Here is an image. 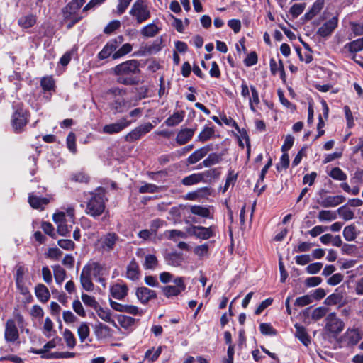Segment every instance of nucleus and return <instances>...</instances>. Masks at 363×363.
Returning <instances> with one entry per match:
<instances>
[{
    "label": "nucleus",
    "instance_id": "obj_53",
    "mask_svg": "<svg viewBox=\"0 0 363 363\" xmlns=\"http://www.w3.org/2000/svg\"><path fill=\"white\" fill-rule=\"evenodd\" d=\"M328 311L325 307H318L313 311L311 318L314 320H318L326 315Z\"/></svg>",
    "mask_w": 363,
    "mask_h": 363
},
{
    "label": "nucleus",
    "instance_id": "obj_40",
    "mask_svg": "<svg viewBox=\"0 0 363 363\" xmlns=\"http://www.w3.org/2000/svg\"><path fill=\"white\" fill-rule=\"evenodd\" d=\"M318 218L320 222H330L337 218L336 213L329 210H322L318 213Z\"/></svg>",
    "mask_w": 363,
    "mask_h": 363
},
{
    "label": "nucleus",
    "instance_id": "obj_56",
    "mask_svg": "<svg viewBox=\"0 0 363 363\" xmlns=\"http://www.w3.org/2000/svg\"><path fill=\"white\" fill-rule=\"evenodd\" d=\"M161 347L156 350H148L145 353V358L149 362H155L161 354Z\"/></svg>",
    "mask_w": 363,
    "mask_h": 363
},
{
    "label": "nucleus",
    "instance_id": "obj_31",
    "mask_svg": "<svg viewBox=\"0 0 363 363\" xmlns=\"http://www.w3.org/2000/svg\"><path fill=\"white\" fill-rule=\"evenodd\" d=\"M36 23V16L33 14L26 15L18 19V25L23 28H29Z\"/></svg>",
    "mask_w": 363,
    "mask_h": 363
},
{
    "label": "nucleus",
    "instance_id": "obj_29",
    "mask_svg": "<svg viewBox=\"0 0 363 363\" xmlns=\"http://www.w3.org/2000/svg\"><path fill=\"white\" fill-rule=\"evenodd\" d=\"M184 118V111H177L170 116L164 121V124L169 127H174L179 125Z\"/></svg>",
    "mask_w": 363,
    "mask_h": 363
},
{
    "label": "nucleus",
    "instance_id": "obj_52",
    "mask_svg": "<svg viewBox=\"0 0 363 363\" xmlns=\"http://www.w3.org/2000/svg\"><path fill=\"white\" fill-rule=\"evenodd\" d=\"M99 317L103 320L110 323L111 320V314L108 309H104L99 306L97 309H95Z\"/></svg>",
    "mask_w": 363,
    "mask_h": 363
},
{
    "label": "nucleus",
    "instance_id": "obj_21",
    "mask_svg": "<svg viewBox=\"0 0 363 363\" xmlns=\"http://www.w3.org/2000/svg\"><path fill=\"white\" fill-rule=\"evenodd\" d=\"M35 294L39 301L46 303L50 297L48 289L43 284H38L35 287Z\"/></svg>",
    "mask_w": 363,
    "mask_h": 363
},
{
    "label": "nucleus",
    "instance_id": "obj_20",
    "mask_svg": "<svg viewBox=\"0 0 363 363\" xmlns=\"http://www.w3.org/2000/svg\"><path fill=\"white\" fill-rule=\"evenodd\" d=\"M27 272L28 269L23 266H18L16 268V284L22 294L28 292V289L24 287V276Z\"/></svg>",
    "mask_w": 363,
    "mask_h": 363
},
{
    "label": "nucleus",
    "instance_id": "obj_39",
    "mask_svg": "<svg viewBox=\"0 0 363 363\" xmlns=\"http://www.w3.org/2000/svg\"><path fill=\"white\" fill-rule=\"evenodd\" d=\"M343 236L347 241H353L357 236V228L354 225L346 226L343 230Z\"/></svg>",
    "mask_w": 363,
    "mask_h": 363
},
{
    "label": "nucleus",
    "instance_id": "obj_35",
    "mask_svg": "<svg viewBox=\"0 0 363 363\" xmlns=\"http://www.w3.org/2000/svg\"><path fill=\"white\" fill-rule=\"evenodd\" d=\"M203 180V174L201 173L192 174L184 177L182 180V183L185 186H191Z\"/></svg>",
    "mask_w": 363,
    "mask_h": 363
},
{
    "label": "nucleus",
    "instance_id": "obj_12",
    "mask_svg": "<svg viewBox=\"0 0 363 363\" xmlns=\"http://www.w3.org/2000/svg\"><path fill=\"white\" fill-rule=\"evenodd\" d=\"M187 233L198 238L206 240L213 236L212 227L206 228L200 225H191L186 229Z\"/></svg>",
    "mask_w": 363,
    "mask_h": 363
},
{
    "label": "nucleus",
    "instance_id": "obj_57",
    "mask_svg": "<svg viewBox=\"0 0 363 363\" xmlns=\"http://www.w3.org/2000/svg\"><path fill=\"white\" fill-rule=\"evenodd\" d=\"M67 145L68 149L72 152L76 153V137L74 133L71 132L67 137Z\"/></svg>",
    "mask_w": 363,
    "mask_h": 363
},
{
    "label": "nucleus",
    "instance_id": "obj_43",
    "mask_svg": "<svg viewBox=\"0 0 363 363\" xmlns=\"http://www.w3.org/2000/svg\"><path fill=\"white\" fill-rule=\"evenodd\" d=\"M132 48H133V47H132L131 44L125 43L120 49H118L117 51H116L112 55V58L113 60L120 58V57L125 55L126 54L130 52L132 50Z\"/></svg>",
    "mask_w": 363,
    "mask_h": 363
},
{
    "label": "nucleus",
    "instance_id": "obj_28",
    "mask_svg": "<svg viewBox=\"0 0 363 363\" xmlns=\"http://www.w3.org/2000/svg\"><path fill=\"white\" fill-rule=\"evenodd\" d=\"M221 160V154L211 153L208 155V157L202 162V163L199 164V168H201L202 165L205 167H209L211 166L218 164Z\"/></svg>",
    "mask_w": 363,
    "mask_h": 363
},
{
    "label": "nucleus",
    "instance_id": "obj_17",
    "mask_svg": "<svg viewBox=\"0 0 363 363\" xmlns=\"http://www.w3.org/2000/svg\"><path fill=\"white\" fill-rule=\"evenodd\" d=\"M345 200V197L342 195L328 196L323 198L318 201L321 206L324 208L335 207L342 203Z\"/></svg>",
    "mask_w": 363,
    "mask_h": 363
},
{
    "label": "nucleus",
    "instance_id": "obj_60",
    "mask_svg": "<svg viewBox=\"0 0 363 363\" xmlns=\"http://www.w3.org/2000/svg\"><path fill=\"white\" fill-rule=\"evenodd\" d=\"M260 332L265 335H276V330L269 323H261L259 325Z\"/></svg>",
    "mask_w": 363,
    "mask_h": 363
},
{
    "label": "nucleus",
    "instance_id": "obj_23",
    "mask_svg": "<svg viewBox=\"0 0 363 363\" xmlns=\"http://www.w3.org/2000/svg\"><path fill=\"white\" fill-rule=\"evenodd\" d=\"M117 49V42L115 40H110L108 43L104 47L102 50L99 53L98 56L100 60H104L109 56L111 54H113L114 51Z\"/></svg>",
    "mask_w": 363,
    "mask_h": 363
},
{
    "label": "nucleus",
    "instance_id": "obj_59",
    "mask_svg": "<svg viewBox=\"0 0 363 363\" xmlns=\"http://www.w3.org/2000/svg\"><path fill=\"white\" fill-rule=\"evenodd\" d=\"M306 7L305 4H294L290 9V13L294 17H297L303 11Z\"/></svg>",
    "mask_w": 363,
    "mask_h": 363
},
{
    "label": "nucleus",
    "instance_id": "obj_11",
    "mask_svg": "<svg viewBox=\"0 0 363 363\" xmlns=\"http://www.w3.org/2000/svg\"><path fill=\"white\" fill-rule=\"evenodd\" d=\"M28 123V113L23 109H17L12 117V126L16 132H20Z\"/></svg>",
    "mask_w": 363,
    "mask_h": 363
},
{
    "label": "nucleus",
    "instance_id": "obj_4",
    "mask_svg": "<svg viewBox=\"0 0 363 363\" xmlns=\"http://www.w3.org/2000/svg\"><path fill=\"white\" fill-rule=\"evenodd\" d=\"M84 2V0H72L63 9V18L65 21H68L67 28H71L82 18V16L78 14V11Z\"/></svg>",
    "mask_w": 363,
    "mask_h": 363
},
{
    "label": "nucleus",
    "instance_id": "obj_30",
    "mask_svg": "<svg viewBox=\"0 0 363 363\" xmlns=\"http://www.w3.org/2000/svg\"><path fill=\"white\" fill-rule=\"evenodd\" d=\"M344 50L351 53L357 52L363 50V37L351 43H347L344 46Z\"/></svg>",
    "mask_w": 363,
    "mask_h": 363
},
{
    "label": "nucleus",
    "instance_id": "obj_54",
    "mask_svg": "<svg viewBox=\"0 0 363 363\" xmlns=\"http://www.w3.org/2000/svg\"><path fill=\"white\" fill-rule=\"evenodd\" d=\"M77 333L81 342H84L89 335V328L88 325L85 323H82L78 328Z\"/></svg>",
    "mask_w": 363,
    "mask_h": 363
},
{
    "label": "nucleus",
    "instance_id": "obj_58",
    "mask_svg": "<svg viewBox=\"0 0 363 363\" xmlns=\"http://www.w3.org/2000/svg\"><path fill=\"white\" fill-rule=\"evenodd\" d=\"M289 165V157L286 152H284L279 162L277 164V169L280 172L283 169H287Z\"/></svg>",
    "mask_w": 363,
    "mask_h": 363
},
{
    "label": "nucleus",
    "instance_id": "obj_10",
    "mask_svg": "<svg viewBox=\"0 0 363 363\" xmlns=\"http://www.w3.org/2000/svg\"><path fill=\"white\" fill-rule=\"evenodd\" d=\"M133 122V121L127 120L126 118H123L116 123L105 125L103 127L102 132L109 135L116 134L130 126Z\"/></svg>",
    "mask_w": 363,
    "mask_h": 363
},
{
    "label": "nucleus",
    "instance_id": "obj_55",
    "mask_svg": "<svg viewBox=\"0 0 363 363\" xmlns=\"http://www.w3.org/2000/svg\"><path fill=\"white\" fill-rule=\"evenodd\" d=\"M160 191V187L152 184H145L139 188V192L145 193H157Z\"/></svg>",
    "mask_w": 363,
    "mask_h": 363
},
{
    "label": "nucleus",
    "instance_id": "obj_50",
    "mask_svg": "<svg viewBox=\"0 0 363 363\" xmlns=\"http://www.w3.org/2000/svg\"><path fill=\"white\" fill-rule=\"evenodd\" d=\"M250 90L252 93V99H250V107L253 112H255L256 109L254 106V104L256 105L259 104V94L254 86H250Z\"/></svg>",
    "mask_w": 363,
    "mask_h": 363
},
{
    "label": "nucleus",
    "instance_id": "obj_3",
    "mask_svg": "<svg viewBox=\"0 0 363 363\" xmlns=\"http://www.w3.org/2000/svg\"><path fill=\"white\" fill-rule=\"evenodd\" d=\"M121 241L115 232H108L102 235L96 242L95 247L101 253H110L113 251L118 243Z\"/></svg>",
    "mask_w": 363,
    "mask_h": 363
},
{
    "label": "nucleus",
    "instance_id": "obj_64",
    "mask_svg": "<svg viewBox=\"0 0 363 363\" xmlns=\"http://www.w3.org/2000/svg\"><path fill=\"white\" fill-rule=\"evenodd\" d=\"M40 84L44 90L50 91L54 87V80L52 77H43Z\"/></svg>",
    "mask_w": 363,
    "mask_h": 363
},
{
    "label": "nucleus",
    "instance_id": "obj_38",
    "mask_svg": "<svg viewBox=\"0 0 363 363\" xmlns=\"http://www.w3.org/2000/svg\"><path fill=\"white\" fill-rule=\"evenodd\" d=\"M270 69L271 72L275 75L277 73L279 72L281 77H284L285 75L284 68L283 65V62L281 60H279V64L277 63L276 60L273 58L270 60Z\"/></svg>",
    "mask_w": 363,
    "mask_h": 363
},
{
    "label": "nucleus",
    "instance_id": "obj_6",
    "mask_svg": "<svg viewBox=\"0 0 363 363\" xmlns=\"http://www.w3.org/2000/svg\"><path fill=\"white\" fill-rule=\"evenodd\" d=\"M363 338V330L358 328H348L341 337L342 342L348 347L356 345Z\"/></svg>",
    "mask_w": 363,
    "mask_h": 363
},
{
    "label": "nucleus",
    "instance_id": "obj_18",
    "mask_svg": "<svg viewBox=\"0 0 363 363\" xmlns=\"http://www.w3.org/2000/svg\"><path fill=\"white\" fill-rule=\"evenodd\" d=\"M128 291L127 285L121 283L115 284L110 289L112 297L118 300L124 298L128 294Z\"/></svg>",
    "mask_w": 363,
    "mask_h": 363
},
{
    "label": "nucleus",
    "instance_id": "obj_5",
    "mask_svg": "<svg viewBox=\"0 0 363 363\" xmlns=\"http://www.w3.org/2000/svg\"><path fill=\"white\" fill-rule=\"evenodd\" d=\"M129 13L136 20L138 23H142L150 18V11L148 6L142 0H136L133 3Z\"/></svg>",
    "mask_w": 363,
    "mask_h": 363
},
{
    "label": "nucleus",
    "instance_id": "obj_25",
    "mask_svg": "<svg viewBox=\"0 0 363 363\" xmlns=\"http://www.w3.org/2000/svg\"><path fill=\"white\" fill-rule=\"evenodd\" d=\"M139 267L133 259L127 267L126 277L131 280H137L139 278Z\"/></svg>",
    "mask_w": 363,
    "mask_h": 363
},
{
    "label": "nucleus",
    "instance_id": "obj_32",
    "mask_svg": "<svg viewBox=\"0 0 363 363\" xmlns=\"http://www.w3.org/2000/svg\"><path fill=\"white\" fill-rule=\"evenodd\" d=\"M295 328L296 337L298 338L305 346H308L311 342V340L306 331V329L303 326L298 325L297 324L295 325Z\"/></svg>",
    "mask_w": 363,
    "mask_h": 363
},
{
    "label": "nucleus",
    "instance_id": "obj_45",
    "mask_svg": "<svg viewBox=\"0 0 363 363\" xmlns=\"http://www.w3.org/2000/svg\"><path fill=\"white\" fill-rule=\"evenodd\" d=\"M329 175L333 179L338 181H345L347 178V174L339 167L333 168Z\"/></svg>",
    "mask_w": 363,
    "mask_h": 363
},
{
    "label": "nucleus",
    "instance_id": "obj_16",
    "mask_svg": "<svg viewBox=\"0 0 363 363\" xmlns=\"http://www.w3.org/2000/svg\"><path fill=\"white\" fill-rule=\"evenodd\" d=\"M211 150L210 145L204 146L195 150L189 157L187 158L188 164H194L197 162L203 159L207 154Z\"/></svg>",
    "mask_w": 363,
    "mask_h": 363
},
{
    "label": "nucleus",
    "instance_id": "obj_44",
    "mask_svg": "<svg viewBox=\"0 0 363 363\" xmlns=\"http://www.w3.org/2000/svg\"><path fill=\"white\" fill-rule=\"evenodd\" d=\"M53 272L55 281L58 284H61L65 280L66 276L65 270L60 266H55L53 267Z\"/></svg>",
    "mask_w": 363,
    "mask_h": 363
},
{
    "label": "nucleus",
    "instance_id": "obj_19",
    "mask_svg": "<svg viewBox=\"0 0 363 363\" xmlns=\"http://www.w3.org/2000/svg\"><path fill=\"white\" fill-rule=\"evenodd\" d=\"M195 130L191 128L181 129L176 137V142L182 145L187 143L194 136Z\"/></svg>",
    "mask_w": 363,
    "mask_h": 363
},
{
    "label": "nucleus",
    "instance_id": "obj_13",
    "mask_svg": "<svg viewBox=\"0 0 363 363\" xmlns=\"http://www.w3.org/2000/svg\"><path fill=\"white\" fill-rule=\"evenodd\" d=\"M337 24L338 18L337 16H334L331 19L326 21L321 27H320L317 33L323 38L328 37L337 28Z\"/></svg>",
    "mask_w": 363,
    "mask_h": 363
},
{
    "label": "nucleus",
    "instance_id": "obj_47",
    "mask_svg": "<svg viewBox=\"0 0 363 363\" xmlns=\"http://www.w3.org/2000/svg\"><path fill=\"white\" fill-rule=\"evenodd\" d=\"M165 236L169 239L175 241L176 238H186V233L179 230H170L165 232Z\"/></svg>",
    "mask_w": 363,
    "mask_h": 363
},
{
    "label": "nucleus",
    "instance_id": "obj_22",
    "mask_svg": "<svg viewBox=\"0 0 363 363\" xmlns=\"http://www.w3.org/2000/svg\"><path fill=\"white\" fill-rule=\"evenodd\" d=\"M83 269L95 279L102 275L103 267L98 262H91L83 267Z\"/></svg>",
    "mask_w": 363,
    "mask_h": 363
},
{
    "label": "nucleus",
    "instance_id": "obj_61",
    "mask_svg": "<svg viewBox=\"0 0 363 363\" xmlns=\"http://www.w3.org/2000/svg\"><path fill=\"white\" fill-rule=\"evenodd\" d=\"M313 244L308 242H302L299 243L296 247H294V251L295 252H308L313 247Z\"/></svg>",
    "mask_w": 363,
    "mask_h": 363
},
{
    "label": "nucleus",
    "instance_id": "obj_8",
    "mask_svg": "<svg viewBox=\"0 0 363 363\" xmlns=\"http://www.w3.org/2000/svg\"><path fill=\"white\" fill-rule=\"evenodd\" d=\"M154 128L151 123L142 124L133 129L125 136V140L128 143L135 142L141 138L146 133L150 132Z\"/></svg>",
    "mask_w": 363,
    "mask_h": 363
},
{
    "label": "nucleus",
    "instance_id": "obj_1",
    "mask_svg": "<svg viewBox=\"0 0 363 363\" xmlns=\"http://www.w3.org/2000/svg\"><path fill=\"white\" fill-rule=\"evenodd\" d=\"M139 62L136 60L123 62L111 69V74L116 77V82L124 85L137 84L138 80L134 75L138 73Z\"/></svg>",
    "mask_w": 363,
    "mask_h": 363
},
{
    "label": "nucleus",
    "instance_id": "obj_37",
    "mask_svg": "<svg viewBox=\"0 0 363 363\" xmlns=\"http://www.w3.org/2000/svg\"><path fill=\"white\" fill-rule=\"evenodd\" d=\"M28 202L33 208H40L48 204L49 200L46 198H40L34 195H30Z\"/></svg>",
    "mask_w": 363,
    "mask_h": 363
},
{
    "label": "nucleus",
    "instance_id": "obj_62",
    "mask_svg": "<svg viewBox=\"0 0 363 363\" xmlns=\"http://www.w3.org/2000/svg\"><path fill=\"white\" fill-rule=\"evenodd\" d=\"M328 230V226H323V225H316L313 227L311 230H310L308 233L313 238L317 237L318 235H320L323 232Z\"/></svg>",
    "mask_w": 363,
    "mask_h": 363
},
{
    "label": "nucleus",
    "instance_id": "obj_27",
    "mask_svg": "<svg viewBox=\"0 0 363 363\" xmlns=\"http://www.w3.org/2000/svg\"><path fill=\"white\" fill-rule=\"evenodd\" d=\"M324 4V0H316L308 12L305 14L306 19L311 20L323 8Z\"/></svg>",
    "mask_w": 363,
    "mask_h": 363
},
{
    "label": "nucleus",
    "instance_id": "obj_63",
    "mask_svg": "<svg viewBox=\"0 0 363 363\" xmlns=\"http://www.w3.org/2000/svg\"><path fill=\"white\" fill-rule=\"evenodd\" d=\"M312 302V298L308 295H305L301 297H298L296 299L295 306L299 307H303L310 304Z\"/></svg>",
    "mask_w": 363,
    "mask_h": 363
},
{
    "label": "nucleus",
    "instance_id": "obj_48",
    "mask_svg": "<svg viewBox=\"0 0 363 363\" xmlns=\"http://www.w3.org/2000/svg\"><path fill=\"white\" fill-rule=\"evenodd\" d=\"M337 213L345 220H350L354 218V212L345 206L339 208L337 209Z\"/></svg>",
    "mask_w": 363,
    "mask_h": 363
},
{
    "label": "nucleus",
    "instance_id": "obj_36",
    "mask_svg": "<svg viewBox=\"0 0 363 363\" xmlns=\"http://www.w3.org/2000/svg\"><path fill=\"white\" fill-rule=\"evenodd\" d=\"M325 303L327 305L343 304L345 303V300L342 294L333 293L326 298Z\"/></svg>",
    "mask_w": 363,
    "mask_h": 363
},
{
    "label": "nucleus",
    "instance_id": "obj_26",
    "mask_svg": "<svg viewBox=\"0 0 363 363\" xmlns=\"http://www.w3.org/2000/svg\"><path fill=\"white\" fill-rule=\"evenodd\" d=\"M91 276H90L86 270H82L80 274V284L82 288L88 291H91L94 289V284L91 281Z\"/></svg>",
    "mask_w": 363,
    "mask_h": 363
},
{
    "label": "nucleus",
    "instance_id": "obj_51",
    "mask_svg": "<svg viewBox=\"0 0 363 363\" xmlns=\"http://www.w3.org/2000/svg\"><path fill=\"white\" fill-rule=\"evenodd\" d=\"M82 300L86 306L94 309H97L99 306L95 298L88 294H83L82 295Z\"/></svg>",
    "mask_w": 363,
    "mask_h": 363
},
{
    "label": "nucleus",
    "instance_id": "obj_34",
    "mask_svg": "<svg viewBox=\"0 0 363 363\" xmlns=\"http://www.w3.org/2000/svg\"><path fill=\"white\" fill-rule=\"evenodd\" d=\"M160 31V28L155 23H149L141 29V34L147 38L155 36Z\"/></svg>",
    "mask_w": 363,
    "mask_h": 363
},
{
    "label": "nucleus",
    "instance_id": "obj_33",
    "mask_svg": "<svg viewBox=\"0 0 363 363\" xmlns=\"http://www.w3.org/2000/svg\"><path fill=\"white\" fill-rule=\"evenodd\" d=\"M190 212L202 218H210L211 212L208 207L194 205L190 207Z\"/></svg>",
    "mask_w": 363,
    "mask_h": 363
},
{
    "label": "nucleus",
    "instance_id": "obj_15",
    "mask_svg": "<svg viewBox=\"0 0 363 363\" xmlns=\"http://www.w3.org/2000/svg\"><path fill=\"white\" fill-rule=\"evenodd\" d=\"M138 299L143 304H146L150 300L157 298V294L154 290L150 289L147 287H138L135 292Z\"/></svg>",
    "mask_w": 363,
    "mask_h": 363
},
{
    "label": "nucleus",
    "instance_id": "obj_24",
    "mask_svg": "<svg viewBox=\"0 0 363 363\" xmlns=\"http://www.w3.org/2000/svg\"><path fill=\"white\" fill-rule=\"evenodd\" d=\"M211 191L208 187L197 189L195 191L189 192L185 196V199L191 201H196L206 196L210 195Z\"/></svg>",
    "mask_w": 363,
    "mask_h": 363
},
{
    "label": "nucleus",
    "instance_id": "obj_7",
    "mask_svg": "<svg viewBox=\"0 0 363 363\" xmlns=\"http://www.w3.org/2000/svg\"><path fill=\"white\" fill-rule=\"evenodd\" d=\"M173 282L174 286L168 285L162 288L164 295L167 298L178 296L186 289L183 277H177L174 279Z\"/></svg>",
    "mask_w": 363,
    "mask_h": 363
},
{
    "label": "nucleus",
    "instance_id": "obj_46",
    "mask_svg": "<svg viewBox=\"0 0 363 363\" xmlns=\"http://www.w3.org/2000/svg\"><path fill=\"white\" fill-rule=\"evenodd\" d=\"M214 134V129L210 127H205V128L199 134L198 140L201 142H206L209 140Z\"/></svg>",
    "mask_w": 363,
    "mask_h": 363
},
{
    "label": "nucleus",
    "instance_id": "obj_49",
    "mask_svg": "<svg viewBox=\"0 0 363 363\" xmlns=\"http://www.w3.org/2000/svg\"><path fill=\"white\" fill-rule=\"evenodd\" d=\"M63 337L68 347L73 348L75 346L76 339L73 333L69 330H65L63 333Z\"/></svg>",
    "mask_w": 363,
    "mask_h": 363
},
{
    "label": "nucleus",
    "instance_id": "obj_9",
    "mask_svg": "<svg viewBox=\"0 0 363 363\" xmlns=\"http://www.w3.org/2000/svg\"><path fill=\"white\" fill-rule=\"evenodd\" d=\"M325 328L333 333H340L345 328V323L338 318L335 313H329L325 318Z\"/></svg>",
    "mask_w": 363,
    "mask_h": 363
},
{
    "label": "nucleus",
    "instance_id": "obj_42",
    "mask_svg": "<svg viewBox=\"0 0 363 363\" xmlns=\"http://www.w3.org/2000/svg\"><path fill=\"white\" fill-rule=\"evenodd\" d=\"M158 264L157 257L153 255H147L145 257L143 266L146 269H154Z\"/></svg>",
    "mask_w": 363,
    "mask_h": 363
},
{
    "label": "nucleus",
    "instance_id": "obj_41",
    "mask_svg": "<svg viewBox=\"0 0 363 363\" xmlns=\"http://www.w3.org/2000/svg\"><path fill=\"white\" fill-rule=\"evenodd\" d=\"M117 320H118L119 325L125 329L130 328L135 323V318L130 317V316L123 315H118L117 318Z\"/></svg>",
    "mask_w": 363,
    "mask_h": 363
},
{
    "label": "nucleus",
    "instance_id": "obj_2",
    "mask_svg": "<svg viewBox=\"0 0 363 363\" xmlns=\"http://www.w3.org/2000/svg\"><path fill=\"white\" fill-rule=\"evenodd\" d=\"M88 196L86 213L94 218L101 216L106 208L104 191L99 189L95 192H89Z\"/></svg>",
    "mask_w": 363,
    "mask_h": 363
},
{
    "label": "nucleus",
    "instance_id": "obj_14",
    "mask_svg": "<svg viewBox=\"0 0 363 363\" xmlns=\"http://www.w3.org/2000/svg\"><path fill=\"white\" fill-rule=\"evenodd\" d=\"M4 335L7 342H13L18 339V330L13 320L9 319L6 321Z\"/></svg>",
    "mask_w": 363,
    "mask_h": 363
}]
</instances>
